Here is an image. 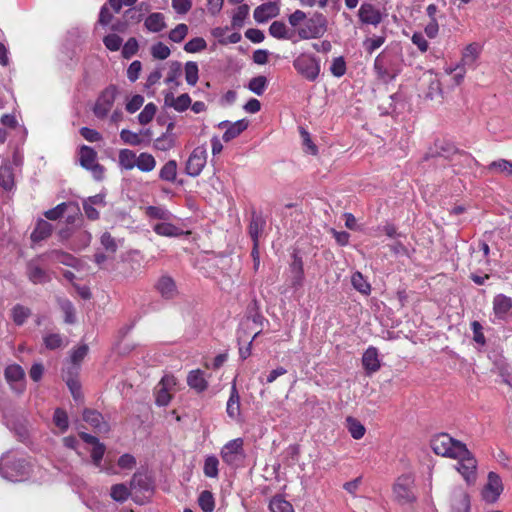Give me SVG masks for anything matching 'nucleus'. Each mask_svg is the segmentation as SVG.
<instances>
[{
    "instance_id": "bf43d9fd",
    "label": "nucleus",
    "mask_w": 512,
    "mask_h": 512,
    "mask_svg": "<svg viewBox=\"0 0 512 512\" xmlns=\"http://www.w3.org/2000/svg\"><path fill=\"white\" fill-rule=\"evenodd\" d=\"M106 447L103 443H97L91 451V458L93 464L101 468V461L103 459L104 453H105Z\"/></svg>"
},
{
    "instance_id": "2eb2a0df",
    "label": "nucleus",
    "mask_w": 512,
    "mask_h": 512,
    "mask_svg": "<svg viewBox=\"0 0 512 512\" xmlns=\"http://www.w3.org/2000/svg\"><path fill=\"white\" fill-rule=\"evenodd\" d=\"M249 122L246 119H241L236 122L222 121L218 124L221 129H226L223 134V140L229 142L238 137L243 131L248 128Z\"/></svg>"
},
{
    "instance_id": "f3484780",
    "label": "nucleus",
    "mask_w": 512,
    "mask_h": 512,
    "mask_svg": "<svg viewBox=\"0 0 512 512\" xmlns=\"http://www.w3.org/2000/svg\"><path fill=\"white\" fill-rule=\"evenodd\" d=\"M280 8L276 2H267L255 8L253 17L256 22L264 23L279 15Z\"/></svg>"
},
{
    "instance_id": "20e7f679",
    "label": "nucleus",
    "mask_w": 512,
    "mask_h": 512,
    "mask_svg": "<svg viewBox=\"0 0 512 512\" xmlns=\"http://www.w3.org/2000/svg\"><path fill=\"white\" fill-rule=\"evenodd\" d=\"M293 67L308 81H315L320 74V60L310 53H301L293 60Z\"/></svg>"
},
{
    "instance_id": "aec40b11",
    "label": "nucleus",
    "mask_w": 512,
    "mask_h": 512,
    "mask_svg": "<svg viewBox=\"0 0 512 512\" xmlns=\"http://www.w3.org/2000/svg\"><path fill=\"white\" fill-rule=\"evenodd\" d=\"M362 365L368 375L377 372L380 367V360L377 348L370 346L362 356Z\"/></svg>"
},
{
    "instance_id": "c85d7f7f",
    "label": "nucleus",
    "mask_w": 512,
    "mask_h": 512,
    "mask_svg": "<svg viewBox=\"0 0 512 512\" xmlns=\"http://www.w3.org/2000/svg\"><path fill=\"white\" fill-rule=\"evenodd\" d=\"M119 167L123 170H132L137 165V155L130 149H121L118 155Z\"/></svg>"
},
{
    "instance_id": "2f4dec72",
    "label": "nucleus",
    "mask_w": 512,
    "mask_h": 512,
    "mask_svg": "<svg viewBox=\"0 0 512 512\" xmlns=\"http://www.w3.org/2000/svg\"><path fill=\"white\" fill-rule=\"evenodd\" d=\"M153 230L160 236L165 237H176L182 234V231L180 228L176 227L175 225L167 222H160L156 223L153 226Z\"/></svg>"
},
{
    "instance_id": "1a4fd4ad",
    "label": "nucleus",
    "mask_w": 512,
    "mask_h": 512,
    "mask_svg": "<svg viewBox=\"0 0 512 512\" xmlns=\"http://www.w3.org/2000/svg\"><path fill=\"white\" fill-rule=\"evenodd\" d=\"M447 504L450 512H469L470 497L467 491L460 486L452 487L448 493Z\"/></svg>"
},
{
    "instance_id": "4c0bfd02",
    "label": "nucleus",
    "mask_w": 512,
    "mask_h": 512,
    "mask_svg": "<svg viewBox=\"0 0 512 512\" xmlns=\"http://www.w3.org/2000/svg\"><path fill=\"white\" fill-rule=\"evenodd\" d=\"M185 79L190 86H195L199 79L198 64L194 61L186 62L184 66Z\"/></svg>"
},
{
    "instance_id": "79ce46f5",
    "label": "nucleus",
    "mask_w": 512,
    "mask_h": 512,
    "mask_svg": "<svg viewBox=\"0 0 512 512\" xmlns=\"http://www.w3.org/2000/svg\"><path fill=\"white\" fill-rule=\"evenodd\" d=\"M198 504L204 512H213L215 508L213 494L208 490L202 491L198 498Z\"/></svg>"
},
{
    "instance_id": "6ab92c4d",
    "label": "nucleus",
    "mask_w": 512,
    "mask_h": 512,
    "mask_svg": "<svg viewBox=\"0 0 512 512\" xmlns=\"http://www.w3.org/2000/svg\"><path fill=\"white\" fill-rule=\"evenodd\" d=\"M226 412L232 420L238 421L241 418L240 395L237 390L235 381L231 387L230 396L227 401Z\"/></svg>"
},
{
    "instance_id": "a18cd8bd",
    "label": "nucleus",
    "mask_w": 512,
    "mask_h": 512,
    "mask_svg": "<svg viewBox=\"0 0 512 512\" xmlns=\"http://www.w3.org/2000/svg\"><path fill=\"white\" fill-rule=\"evenodd\" d=\"M346 421L351 436L356 440L361 439L365 434V427L353 417H348Z\"/></svg>"
},
{
    "instance_id": "e2e57ef3",
    "label": "nucleus",
    "mask_w": 512,
    "mask_h": 512,
    "mask_svg": "<svg viewBox=\"0 0 512 512\" xmlns=\"http://www.w3.org/2000/svg\"><path fill=\"white\" fill-rule=\"evenodd\" d=\"M191 98L187 93L176 97L173 109L177 112H184L191 105Z\"/></svg>"
},
{
    "instance_id": "5fc2aeb1",
    "label": "nucleus",
    "mask_w": 512,
    "mask_h": 512,
    "mask_svg": "<svg viewBox=\"0 0 512 512\" xmlns=\"http://www.w3.org/2000/svg\"><path fill=\"white\" fill-rule=\"evenodd\" d=\"M53 421L54 424L61 430V432H65L68 429V416L64 410L57 408L53 415Z\"/></svg>"
},
{
    "instance_id": "dca6fc26",
    "label": "nucleus",
    "mask_w": 512,
    "mask_h": 512,
    "mask_svg": "<svg viewBox=\"0 0 512 512\" xmlns=\"http://www.w3.org/2000/svg\"><path fill=\"white\" fill-rule=\"evenodd\" d=\"M4 375L13 390L17 393L24 391L25 385L23 383H21L19 387L17 386V383L23 381L25 377V372L20 365L12 364L7 366Z\"/></svg>"
},
{
    "instance_id": "774afa93",
    "label": "nucleus",
    "mask_w": 512,
    "mask_h": 512,
    "mask_svg": "<svg viewBox=\"0 0 512 512\" xmlns=\"http://www.w3.org/2000/svg\"><path fill=\"white\" fill-rule=\"evenodd\" d=\"M138 50V42L135 38H130L122 49V55L124 58H131L134 54H136Z\"/></svg>"
},
{
    "instance_id": "5701e85b",
    "label": "nucleus",
    "mask_w": 512,
    "mask_h": 512,
    "mask_svg": "<svg viewBox=\"0 0 512 512\" xmlns=\"http://www.w3.org/2000/svg\"><path fill=\"white\" fill-rule=\"evenodd\" d=\"M269 34L276 39L291 40L295 31L289 29L282 21H274L269 27Z\"/></svg>"
},
{
    "instance_id": "c03bdc74",
    "label": "nucleus",
    "mask_w": 512,
    "mask_h": 512,
    "mask_svg": "<svg viewBox=\"0 0 512 512\" xmlns=\"http://www.w3.org/2000/svg\"><path fill=\"white\" fill-rule=\"evenodd\" d=\"M218 465H219V460L217 459L216 456L211 455V456L206 457V459L204 461V467H203V472H204L205 476H207L209 478L218 477V473H219Z\"/></svg>"
},
{
    "instance_id": "3c124183",
    "label": "nucleus",
    "mask_w": 512,
    "mask_h": 512,
    "mask_svg": "<svg viewBox=\"0 0 512 512\" xmlns=\"http://www.w3.org/2000/svg\"><path fill=\"white\" fill-rule=\"evenodd\" d=\"M157 112V107L154 103H148L145 105L144 109L138 115L139 123L142 125H146L150 123L155 114Z\"/></svg>"
},
{
    "instance_id": "ddd939ff",
    "label": "nucleus",
    "mask_w": 512,
    "mask_h": 512,
    "mask_svg": "<svg viewBox=\"0 0 512 512\" xmlns=\"http://www.w3.org/2000/svg\"><path fill=\"white\" fill-rule=\"evenodd\" d=\"M453 459L458 460L456 469L465 478V480L470 481L471 479H474L477 462L467 448L466 454L454 457Z\"/></svg>"
},
{
    "instance_id": "cd10ccee",
    "label": "nucleus",
    "mask_w": 512,
    "mask_h": 512,
    "mask_svg": "<svg viewBox=\"0 0 512 512\" xmlns=\"http://www.w3.org/2000/svg\"><path fill=\"white\" fill-rule=\"evenodd\" d=\"M481 52V46L478 43H471L465 47L462 52V66H473Z\"/></svg>"
},
{
    "instance_id": "680f3d73",
    "label": "nucleus",
    "mask_w": 512,
    "mask_h": 512,
    "mask_svg": "<svg viewBox=\"0 0 512 512\" xmlns=\"http://www.w3.org/2000/svg\"><path fill=\"white\" fill-rule=\"evenodd\" d=\"M171 391L169 390H166L165 388H162V387H156V404L158 406H167L170 401H171Z\"/></svg>"
},
{
    "instance_id": "052dcab7",
    "label": "nucleus",
    "mask_w": 512,
    "mask_h": 512,
    "mask_svg": "<svg viewBox=\"0 0 512 512\" xmlns=\"http://www.w3.org/2000/svg\"><path fill=\"white\" fill-rule=\"evenodd\" d=\"M330 71L335 77H341L345 74L346 63L343 57H337L333 59Z\"/></svg>"
},
{
    "instance_id": "b1692460",
    "label": "nucleus",
    "mask_w": 512,
    "mask_h": 512,
    "mask_svg": "<svg viewBox=\"0 0 512 512\" xmlns=\"http://www.w3.org/2000/svg\"><path fill=\"white\" fill-rule=\"evenodd\" d=\"M265 226V219L260 214L253 213L248 228L249 235L253 242H259V238L261 237Z\"/></svg>"
},
{
    "instance_id": "0eeeda50",
    "label": "nucleus",
    "mask_w": 512,
    "mask_h": 512,
    "mask_svg": "<svg viewBox=\"0 0 512 512\" xmlns=\"http://www.w3.org/2000/svg\"><path fill=\"white\" fill-rule=\"evenodd\" d=\"M97 153L89 146L83 145L79 151L80 165L89 170L96 180H102L104 177L105 169L102 165L96 162Z\"/></svg>"
},
{
    "instance_id": "37998d69",
    "label": "nucleus",
    "mask_w": 512,
    "mask_h": 512,
    "mask_svg": "<svg viewBox=\"0 0 512 512\" xmlns=\"http://www.w3.org/2000/svg\"><path fill=\"white\" fill-rule=\"evenodd\" d=\"M130 489L140 490V491H149L150 483L146 475L142 473H135L130 481Z\"/></svg>"
},
{
    "instance_id": "c756f323",
    "label": "nucleus",
    "mask_w": 512,
    "mask_h": 512,
    "mask_svg": "<svg viewBox=\"0 0 512 512\" xmlns=\"http://www.w3.org/2000/svg\"><path fill=\"white\" fill-rule=\"evenodd\" d=\"M486 169L489 173L512 177V162L506 159L493 161L487 166Z\"/></svg>"
},
{
    "instance_id": "a19ab883",
    "label": "nucleus",
    "mask_w": 512,
    "mask_h": 512,
    "mask_svg": "<svg viewBox=\"0 0 512 512\" xmlns=\"http://www.w3.org/2000/svg\"><path fill=\"white\" fill-rule=\"evenodd\" d=\"M353 287L364 295H369L371 292L370 284L365 280L360 272H355L351 277Z\"/></svg>"
},
{
    "instance_id": "bb28decb",
    "label": "nucleus",
    "mask_w": 512,
    "mask_h": 512,
    "mask_svg": "<svg viewBox=\"0 0 512 512\" xmlns=\"http://www.w3.org/2000/svg\"><path fill=\"white\" fill-rule=\"evenodd\" d=\"M145 28L153 33L162 31L166 27L165 17L160 12L151 13L144 21Z\"/></svg>"
},
{
    "instance_id": "4d7b16f0",
    "label": "nucleus",
    "mask_w": 512,
    "mask_h": 512,
    "mask_svg": "<svg viewBox=\"0 0 512 512\" xmlns=\"http://www.w3.org/2000/svg\"><path fill=\"white\" fill-rule=\"evenodd\" d=\"M151 54L155 59L165 60L170 56L171 51L167 45L158 42L151 47Z\"/></svg>"
},
{
    "instance_id": "8fccbe9b",
    "label": "nucleus",
    "mask_w": 512,
    "mask_h": 512,
    "mask_svg": "<svg viewBox=\"0 0 512 512\" xmlns=\"http://www.w3.org/2000/svg\"><path fill=\"white\" fill-rule=\"evenodd\" d=\"M206 47H207V42H206V40L204 38H202V37H195V38L189 40L184 45V50L187 53H197V52L205 50Z\"/></svg>"
},
{
    "instance_id": "de8ad7c7",
    "label": "nucleus",
    "mask_w": 512,
    "mask_h": 512,
    "mask_svg": "<svg viewBox=\"0 0 512 512\" xmlns=\"http://www.w3.org/2000/svg\"><path fill=\"white\" fill-rule=\"evenodd\" d=\"M31 315V311L29 308L24 307L22 305H16L12 309V318L16 325L20 326L24 324V322Z\"/></svg>"
},
{
    "instance_id": "6e6552de",
    "label": "nucleus",
    "mask_w": 512,
    "mask_h": 512,
    "mask_svg": "<svg viewBox=\"0 0 512 512\" xmlns=\"http://www.w3.org/2000/svg\"><path fill=\"white\" fill-rule=\"evenodd\" d=\"M207 163V149L204 145L193 149L186 161L185 171L191 177H197L201 174Z\"/></svg>"
},
{
    "instance_id": "423d86ee",
    "label": "nucleus",
    "mask_w": 512,
    "mask_h": 512,
    "mask_svg": "<svg viewBox=\"0 0 512 512\" xmlns=\"http://www.w3.org/2000/svg\"><path fill=\"white\" fill-rule=\"evenodd\" d=\"M243 445L244 441L242 438H236L227 442L220 451L223 462L232 467L239 466L245 459Z\"/></svg>"
},
{
    "instance_id": "6e6d98bb",
    "label": "nucleus",
    "mask_w": 512,
    "mask_h": 512,
    "mask_svg": "<svg viewBox=\"0 0 512 512\" xmlns=\"http://www.w3.org/2000/svg\"><path fill=\"white\" fill-rule=\"evenodd\" d=\"M292 271L294 272V276L292 278V286L298 287L302 285L303 282V265L301 259H295L292 266Z\"/></svg>"
},
{
    "instance_id": "9d476101",
    "label": "nucleus",
    "mask_w": 512,
    "mask_h": 512,
    "mask_svg": "<svg viewBox=\"0 0 512 512\" xmlns=\"http://www.w3.org/2000/svg\"><path fill=\"white\" fill-rule=\"evenodd\" d=\"M117 95V88L114 85H110L99 95L93 112L97 118L103 119L110 112Z\"/></svg>"
},
{
    "instance_id": "72a5a7b5",
    "label": "nucleus",
    "mask_w": 512,
    "mask_h": 512,
    "mask_svg": "<svg viewBox=\"0 0 512 512\" xmlns=\"http://www.w3.org/2000/svg\"><path fill=\"white\" fill-rule=\"evenodd\" d=\"M269 509L271 512H294L292 504L281 495H276L270 500Z\"/></svg>"
},
{
    "instance_id": "e433bc0d",
    "label": "nucleus",
    "mask_w": 512,
    "mask_h": 512,
    "mask_svg": "<svg viewBox=\"0 0 512 512\" xmlns=\"http://www.w3.org/2000/svg\"><path fill=\"white\" fill-rule=\"evenodd\" d=\"M160 179L168 182H174L177 177V163L175 160H169L164 164L159 172Z\"/></svg>"
},
{
    "instance_id": "13d9d810",
    "label": "nucleus",
    "mask_w": 512,
    "mask_h": 512,
    "mask_svg": "<svg viewBox=\"0 0 512 512\" xmlns=\"http://www.w3.org/2000/svg\"><path fill=\"white\" fill-rule=\"evenodd\" d=\"M103 42L110 51H118L122 45V38L116 34H109L104 37Z\"/></svg>"
},
{
    "instance_id": "864d4df0",
    "label": "nucleus",
    "mask_w": 512,
    "mask_h": 512,
    "mask_svg": "<svg viewBox=\"0 0 512 512\" xmlns=\"http://www.w3.org/2000/svg\"><path fill=\"white\" fill-rule=\"evenodd\" d=\"M120 138L125 144L131 146H139L142 144L143 141L142 138L140 137V134L132 132L128 129L121 130Z\"/></svg>"
},
{
    "instance_id": "a211bd4d",
    "label": "nucleus",
    "mask_w": 512,
    "mask_h": 512,
    "mask_svg": "<svg viewBox=\"0 0 512 512\" xmlns=\"http://www.w3.org/2000/svg\"><path fill=\"white\" fill-rule=\"evenodd\" d=\"M155 288L165 299H173L178 294L175 281L168 275H162L156 282Z\"/></svg>"
},
{
    "instance_id": "58836bf2",
    "label": "nucleus",
    "mask_w": 512,
    "mask_h": 512,
    "mask_svg": "<svg viewBox=\"0 0 512 512\" xmlns=\"http://www.w3.org/2000/svg\"><path fill=\"white\" fill-rule=\"evenodd\" d=\"M182 74V64L179 61H172L169 63V71L165 79L166 84H175L179 86V77Z\"/></svg>"
},
{
    "instance_id": "338daca9",
    "label": "nucleus",
    "mask_w": 512,
    "mask_h": 512,
    "mask_svg": "<svg viewBox=\"0 0 512 512\" xmlns=\"http://www.w3.org/2000/svg\"><path fill=\"white\" fill-rule=\"evenodd\" d=\"M100 241L106 251L111 252V253L116 252L118 246H117L115 239L111 236L110 233H108V232L103 233Z\"/></svg>"
},
{
    "instance_id": "69168bd1",
    "label": "nucleus",
    "mask_w": 512,
    "mask_h": 512,
    "mask_svg": "<svg viewBox=\"0 0 512 512\" xmlns=\"http://www.w3.org/2000/svg\"><path fill=\"white\" fill-rule=\"evenodd\" d=\"M117 464L121 469L131 470L136 466V459L133 455L126 453L119 457Z\"/></svg>"
},
{
    "instance_id": "7c9ffc66",
    "label": "nucleus",
    "mask_w": 512,
    "mask_h": 512,
    "mask_svg": "<svg viewBox=\"0 0 512 512\" xmlns=\"http://www.w3.org/2000/svg\"><path fill=\"white\" fill-rule=\"evenodd\" d=\"M27 274L29 279L35 284H41L49 281V276L46 271L32 262L28 265Z\"/></svg>"
},
{
    "instance_id": "473e14b6",
    "label": "nucleus",
    "mask_w": 512,
    "mask_h": 512,
    "mask_svg": "<svg viewBox=\"0 0 512 512\" xmlns=\"http://www.w3.org/2000/svg\"><path fill=\"white\" fill-rule=\"evenodd\" d=\"M52 233V225L45 220H40L31 234V239L38 242L46 239Z\"/></svg>"
},
{
    "instance_id": "0e129e2a",
    "label": "nucleus",
    "mask_w": 512,
    "mask_h": 512,
    "mask_svg": "<svg viewBox=\"0 0 512 512\" xmlns=\"http://www.w3.org/2000/svg\"><path fill=\"white\" fill-rule=\"evenodd\" d=\"M411 41L415 46H417L421 53L428 51L429 43L421 32H415L411 37Z\"/></svg>"
},
{
    "instance_id": "f257e3e1",
    "label": "nucleus",
    "mask_w": 512,
    "mask_h": 512,
    "mask_svg": "<svg viewBox=\"0 0 512 512\" xmlns=\"http://www.w3.org/2000/svg\"><path fill=\"white\" fill-rule=\"evenodd\" d=\"M32 470L31 462L18 453L8 452L0 459V475L9 481L27 480Z\"/></svg>"
},
{
    "instance_id": "a878e982",
    "label": "nucleus",
    "mask_w": 512,
    "mask_h": 512,
    "mask_svg": "<svg viewBox=\"0 0 512 512\" xmlns=\"http://www.w3.org/2000/svg\"><path fill=\"white\" fill-rule=\"evenodd\" d=\"M43 256L52 262L61 263L63 265L70 267H75L78 262V260L74 256L60 250H53L49 253H46Z\"/></svg>"
},
{
    "instance_id": "c9c22d12",
    "label": "nucleus",
    "mask_w": 512,
    "mask_h": 512,
    "mask_svg": "<svg viewBox=\"0 0 512 512\" xmlns=\"http://www.w3.org/2000/svg\"><path fill=\"white\" fill-rule=\"evenodd\" d=\"M0 186L5 190H11L14 186L12 169L8 163L0 166Z\"/></svg>"
},
{
    "instance_id": "393cba45",
    "label": "nucleus",
    "mask_w": 512,
    "mask_h": 512,
    "mask_svg": "<svg viewBox=\"0 0 512 512\" xmlns=\"http://www.w3.org/2000/svg\"><path fill=\"white\" fill-rule=\"evenodd\" d=\"M187 384L197 392H203L208 387L204 373L200 369L190 371L187 376Z\"/></svg>"
},
{
    "instance_id": "7ed1b4c3",
    "label": "nucleus",
    "mask_w": 512,
    "mask_h": 512,
    "mask_svg": "<svg viewBox=\"0 0 512 512\" xmlns=\"http://www.w3.org/2000/svg\"><path fill=\"white\" fill-rule=\"evenodd\" d=\"M393 498L400 505H411L417 501L415 479L411 474L399 476L392 487Z\"/></svg>"
},
{
    "instance_id": "09e8293b",
    "label": "nucleus",
    "mask_w": 512,
    "mask_h": 512,
    "mask_svg": "<svg viewBox=\"0 0 512 512\" xmlns=\"http://www.w3.org/2000/svg\"><path fill=\"white\" fill-rule=\"evenodd\" d=\"M267 87V79L265 76H257L249 81L248 88L256 95H262Z\"/></svg>"
},
{
    "instance_id": "f704fd0d",
    "label": "nucleus",
    "mask_w": 512,
    "mask_h": 512,
    "mask_svg": "<svg viewBox=\"0 0 512 512\" xmlns=\"http://www.w3.org/2000/svg\"><path fill=\"white\" fill-rule=\"evenodd\" d=\"M136 167L141 172H151L156 167V160L153 155L146 152H142L137 156Z\"/></svg>"
},
{
    "instance_id": "f8f14e48",
    "label": "nucleus",
    "mask_w": 512,
    "mask_h": 512,
    "mask_svg": "<svg viewBox=\"0 0 512 512\" xmlns=\"http://www.w3.org/2000/svg\"><path fill=\"white\" fill-rule=\"evenodd\" d=\"M374 69L378 78L384 82L393 80L397 75V70L392 67L389 56L384 53H380L375 58Z\"/></svg>"
},
{
    "instance_id": "412c9836",
    "label": "nucleus",
    "mask_w": 512,
    "mask_h": 512,
    "mask_svg": "<svg viewBox=\"0 0 512 512\" xmlns=\"http://www.w3.org/2000/svg\"><path fill=\"white\" fill-rule=\"evenodd\" d=\"M359 18L363 23L377 25L381 22L380 11L370 3H363L359 9Z\"/></svg>"
},
{
    "instance_id": "4468645a",
    "label": "nucleus",
    "mask_w": 512,
    "mask_h": 512,
    "mask_svg": "<svg viewBox=\"0 0 512 512\" xmlns=\"http://www.w3.org/2000/svg\"><path fill=\"white\" fill-rule=\"evenodd\" d=\"M493 314L497 320H507L512 316V297L504 294H497L493 301Z\"/></svg>"
},
{
    "instance_id": "9b49d317",
    "label": "nucleus",
    "mask_w": 512,
    "mask_h": 512,
    "mask_svg": "<svg viewBox=\"0 0 512 512\" xmlns=\"http://www.w3.org/2000/svg\"><path fill=\"white\" fill-rule=\"evenodd\" d=\"M503 491V483L500 476L495 472H489L487 483L483 488V499L488 503H494L498 500Z\"/></svg>"
},
{
    "instance_id": "603ef678",
    "label": "nucleus",
    "mask_w": 512,
    "mask_h": 512,
    "mask_svg": "<svg viewBox=\"0 0 512 512\" xmlns=\"http://www.w3.org/2000/svg\"><path fill=\"white\" fill-rule=\"evenodd\" d=\"M189 28L186 24L180 23L169 32V39L172 42L180 43L187 36Z\"/></svg>"
},
{
    "instance_id": "39448f33",
    "label": "nucleus",
    "mask_w": 512,
    "mask_h": 512,
    "mask_svg": "<svg viewBox=\"0 0 512 512\" xmlns=\"http://www.w3.org/2000/svg\"><path fill=\"white\" fill-rule=\"evenodd\" d=\"M327 30V19L321 13H314L306 20L303 27L298 29L300 39H316L322 37Z\"/></svg>"
},
{
    "instance_id": "4be33fe9",
    "label": "nucleus",
    "mask_w": 512,
    "mask_h": 512,
    "mask_svg": "<svg viewBox=\"0 0 512 512\" xmlns=\"http://www.w3.org/2000/svg\"><path fill=\"white\" fill-rule=\"evenodd\" d=\"M83 419L99 433H105L109 430L108 424L103 421V416L95 410L86 409L83 412Z\"/></svg>"
},
{
    "instance_id": "49530a36",
    "label": "nucleus",
    "mask_w": 512,
    "mask_h": 512,
    "mask_svg": "<svg viewBox=\"0 0 512 512\" xmlns=\"http://www.w3.org/2000/svg\"><path fill=\"white\" fill-rule=\"evenodd\" d=\"M44 345L49 350H55L65 346V339L58 333H50L43 338Z\"/></svg>"
},
{
    "instance_id": "ea45409f",
    "label": "nucleus",
    "mask_w": 512,
    "mask_h": 512,
    "mask_svg": "<svg viewBox=\"0 0 512 512\" xmlns=\"http://www.w3.org/2000/svg\"><path fill=\"white\" fill-rule=\"evenodd\" d=\"M131 491L132 490L130 489V487H127L125 484L120 483L115 484L111 487L110 495L113 500L117 502H124L130 496Z\"/></svg>"
},
{
    "instance_id": "f03ea898",
    "label": "nucleus",
    "mask_w": 512,
    "mask_h": 512,
    "mask_svg": "<svg viewBox=\"0 0 512 512\" xmlns=\"http://www.w3.org/2000/svg\"><path fill=\"white\" fill-rule=\"evenodd\" d=\"M431 449L437 455L454 458L466 454V445L453 439L447 433H441L431 439Z\"/></svg>"
}]
</instances>
